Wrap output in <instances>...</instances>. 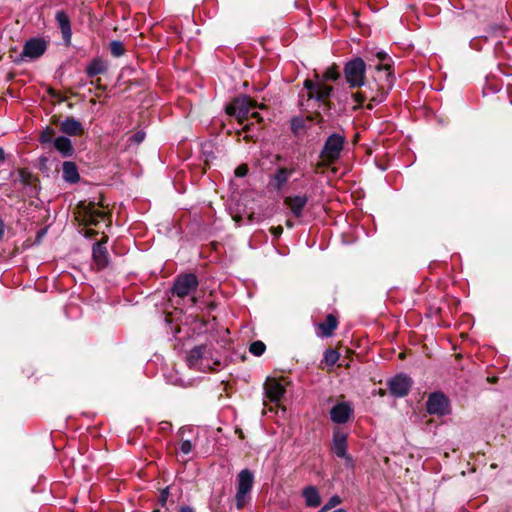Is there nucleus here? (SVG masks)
<instances>
[{
  "instance_id": "15",
  "label": "nucleus",
  "mask_w": 512,
  "mask_h": 512,
  "mask_svg": "<svg viewBox=\"0 0 512 512\" xmlns=\"http://www.w3.org/2000/svg\"><path fill=\"white\" fill-rule=\"evenodd\" d=\"M352 409L347 403H339L335 405L331 411V419L335 423H345L351 415Z\"/></svg>"
},
{
  "instance_id": "37",
  "label": "nucleus",
  "mask_w": 512,
  "mask_h": 512,
  "mask_svg": "<svg viewBox=\"0 0 512 512\" xmlns=\"http://www.w3.org/2000/svg\"><path fill=\"white\" fill-rule=\"evenodd\" d=\"M180 512H193V510L189 507H182Z\"/></svg>"
},
{
  "instance_id": "17",
  "label": "nucleus",
  "mask_w": 512,
  "mask_h": 512,
  "mask_svg": "<svg viewBox=\"0 0 512 512\" xmlns=\"http://www.w3.org/2000/svg\"><path fill=\"white\" fill-rule=\"evenodd\" d=\"M293 172V169L279 168L272 176L270 185L276 190H281L286 185Z\"/></svg>"
},
{
  "instance_id": "28",
  "label": "nucleus",
  "mask_w": 512,
  "mask_h": 512,
  "mask_svg": "<svg viewBox=\"0 0 512 512\" xmlns=\"http://www.w3.org/2000/svg\"><path fill=\"white\" fill-rule=\"evenodd\" d=\"M341 503V498L337 495L332 496L328 502L322 507L320 512H326L333 507L339 505Z\"/></svg>"
},
{
  "instance_id": "10",
  "label": "nucleus",
  "mask_w": 512,
  "mask_h": 512,
  "mask_svg": "<svg viewBox=\"0 0 512 512\" xmlns=\"http://www.w3.org/2000/svg\"><path fill=\"white\" fill-rule=\"evenodd\" d=\"M426 407L430 414L443 416L449 413L448 399L443 394H431Z\"/></svg>"
},
{
  "instance_id": "35",
  "label": "nucleus",
  "mask_w": 512,
  "mask_h": 512,
  "mask_svg": "<svg viewBox=\"0 0 512 512\" xmlns=\"http://www.w3.org/2000/svg\"><path fill=\"white\" fill-rule=\"evenodd\" d=\"M283 229L281 226H278L276 228H272V232L275 236H279L282 233Z\"/></svg>"
},
{
  "instance_id": "8",
  "label": "nucleus",
  "mask_w": 512,
  "mask_h": 512,
  "mask_svg": "<svg viewBox=\"0 0 512 512\" xmlns=\"http://www.w3.org/2000/svg\"><path fill=\"white\" fill-rule=\"evenodd\" d=\"M332 452L345 460L348 467H353V459L347 454V435L339 430L334 431L332 441Z\"/></svg>"
},
{
  "instance_id": "27",
  "label": "nucleus",
  "mask_w": 512,
  "mask_h": 512,
  "mask_svg": "<svg viewBox=\"0 0 512 512\" xmlns=\"http://www.w3.org/2000/svg\"><path fill=\"white\" fill-rule=\"evenodd\" d=\"M110 51L112 53L113 56L115 57H120L124 54V46L122 44V42L120 41H113L111 42L110 44Z\"/></svg>"
},
{
  "instance_id": "16",
  "label": "nucleus",
  "mask_w": 512,
  "mask_h": 512,
  "mask_svg": "<svg viewBox=\"0 0 512 512\" xmlns=\"http://www.w3.org/2000/svg\"><path fill=\"white\" fill-rule=\"evenodd\" d=\"M60 130L70 136H78L81 135L84 131L81 122L76 120L75 118H67L60 124Z\"/></svg>"
},
{
  "instance_id": "7",
  "label": "nucleus",
  "mask_w": 512,
  "mask_h": 512,
  "mask_svg": "<svg viewBox=\"0 0 512 512\" xmlns=\"http://www.w3.org/2000/svg\"><path fill=\"white\" fill-rule=\"evenodd\" d=\"M198 280L197 277L193 274H185L179 276L174 283L173 286V294L178 297H185L190 295L193 291L197 289Z\"/></svg>"
},
{
  "instance_id": "20",
  "label": "nucleus",
  "mask_w": 512,
  "mask_h": 512,
  "mask_svg": "<svg viewBox=\"0 0 512 512\" xmlns=\"http://www.w3.org/2000/svg\"><path fill=\"white\" fill-rule=\"evenodd\" d=\"M55 18L61 29L64 40L70 42L72 31L68 15L64 11H58Z\"/></svg>"
},
{
  "instance_id": "6",
  "label": "nucleus",
  "mask_w": 512,
  "mask_h": 512,
  "mask_svg": "<svg viewBox=\"0 0 512 512\" xmlns=\"http://www.w3.org/2000/svg\"><path fill=\"white\" fill-rule=\"evenodd\" d=\"M344 143V136L340 134L330 135L327 138L321 152V158L323 160V163L328 165L336 161L340 157L341 151L343 150L344 147Z\"/></svg>"
},
{
  "instance_id": "29",
  "label": "nucleus",
  "mask_w": 512,
  "mask_h": 512,
  "mask_svg": "<svg viewBox=\"0 0 512 512\" xmlns=\"http://www.w3.org/2000/svg\"><path fill=\"white\" fill-rule=\"evenodd\" d=\"M339 359V354L335 350H328L325 353V361L328 365H334Z\"/></svg>"
},
{
  "instance_id": "40",
  "label": "nucleus",
  "mask_w": 512,
  "mask_h": 512,
  "mask_svg": "<svg viewBox=\"0 0 512 512\" xmlns=\"http://www.w3.org/2000/svg\"><path fill=\"white\" fill-rule=\"evenodd\" d=\"M191 300H192L193 304L196 303V298L195 297H192Z\"/></svg>"
},
{
  "instance_id": "2",
  "label": "nucleus",
  "mask_w": 512,
  "mask_h": 512,
  "mask_svg": "<svg viewBox=\"0 0 512 512\" xmlns=\"http://www.w3.org/2000/svg\"><path fill=\"white\" fill-rule=\"evenodd\" d=\"M340 77L336 67H329L320 77L317 73L315 74V80L306 79L304 87L308 90L309 99H315L319 102L326 104L327 99L332 93V86L327 85L325 82L332 80L336 81Z\"/></svg>"
},
{
  "instance_id": "25",
  "label": "nucleus",
  "mask_w": 512,
  "mask_h": 512,
  "mask_svg": "<svg viewBox=\"0 0 512 512\" xmlns=\"http://www.w3.org/2000/svg\"><path fill=\"white\" fill-rule=\"evenodd\" d=\"M265 349L266 346L262 341H255L250 345L249 351L255 356H261Z\"/></svg>"
},
{
  "instance_id": "38",
  "label": "nucleus",
  "mask_w": 512,
  "mask_h": 512,
  "mask_svg": "<svg viewBox=\"0 0 512 512\" xmlns=\"http://www.w3.org/2000/svg\"><path fill=\"white\" fill-rule=\"evenodd\" d=\"M3 231H4V226H3V222L2 220L0 219V237L2 236L3 234Z\"/></svg>"
},
{
  "instance_id": "24",
  "label": "nucleus",
  "mask_w": 512,
  "mask_h": 512,
  "mask_svg": "<svg viewBox=\"0 0 512 512\" xmlns=\"http://www.w3.org/2000/svg\"><path fill=\"white\" fill-rule=\"evenodd\" d=\"M337 327V320L333 315H328L324 323L320 324L323 335L330 336Z\"/></svg>"
},
{
  "instance_id": "26",
  "label": "nucleus",
  "mask_w": 512,
  "mask_h": 512,
  "mask_svg": "<svg viewBox=\"0 0 512 512\" xmlns=\"http://www.w3.org/2000/svg\"><path fill=\"white\" fill-rule=\"evenodd\" d=\"M103 71H104V66L100 61H94L87 68V73L89 76H95L97 74L102 73Z\"/></svg>"
},
{
  "instance_id": "9",
  "label": "nucleus",
  "mask_w": 512,
  "mask_h": 512,
  "mask_svg": "<svg viewBox=\"0 0 512 512\" xmlns=\"http://www.w3.org/2000/svg\"><path fill=\"white\" fill-rule=\"evenodd\" d=\"M80 209V214L86 224L96 225L106 217V212L97 204L92 202L88 204H81Z\"/></svg>"
},
{
  "instance_id": "31",
  "label": "nucleus",
  "mask_w": 512,
  "mask_h": 512,
  "mask_svg": "<svg viewBox=\"0 0 512 512\" xmlns=\"http://www.w3.org/2000/svg\"><path fill=\"white\" fill-rule=\"evenodd\" d=\"M180 451L183 454H189L192 451V444L190 441L185 440L180 445Z\"/></svg>"
},
{
  "instance_id": "22",
  "label": "nucleus",
  "mask_w": 512,
  "mask_h": 512,
  "mask_svg": "<svg viewBox=\"0 0 512 512\" xmlns=\"http://www.w3.org/2000/svg\"><path fill=\"white\" fill-rule=\"evenodd\" d=\"M63 179L69 183H76L80 176L74 162L65 161L62 165Z\"/></svg>"
},
{
  "instance_id": "36",
  "label": "nucleus",
  "mask_w": 512,
  "mask_h": 512,
  "mask_svg": "<svg viewBox=\"0 0 512 512\" xmlns=\"http://www.w3.org/2000/svg\"><path fill=\"white\" fill-rule=\"evenodd\" d=\"M5 159V152L2 148H0V161H4Z\"/></svg>"
},
{
  "instance_id": "32",
  "label": "nucleus",
  "mask_w": 512,
  "mask_h": 512,
  "mask_svg": "<svg viewBox=\"0 0 512 512\" xmlns=\"http://www.w3.org/2000/svg\"><path fill=\"white\" fill-rule=\"evenodd\" d=\"M248 173V167L246 165H240L235 170V175L237 177H244Z\"/></svg>"
},
{
  "instance_id": "34",
  "label": "nucleus",
  "mask_w": 512,
  "mask_h": 512,
  "mask_svg": "<svg viewBox=\"0 0 512 512\" xmlns=\"http://www.w3.org/2000/svg\"><path fill=\"white\" fill-rule=\"evenodd\" d=\"M168 494H169V493H168V488H166V489H164V490L162 491V493H161V499H160L162 503H165V501H166V500H167V498H168Z\"/></svg>"
},
{
  "instance_id": "3",
  "label": "nucleus",
  "mask_w": 512,
  "mask_h": 512,
  "mask_svg": "<svg viewBox=\"0 0 512 512\" xmlns=\"http://www.w3.org/2000/svg\"><path fill=\"white\" fill-rule=\"evenodd\" d=\"M258 105L250 97L243 95L235 98L227 107L226 113L230 116L235 117L240 124H243L245 120L249 118L255 119L257 122L261 121V117L258 112L254 111Z\"/></svg>"
},
{
  "instance_id": "21",
  "label": "nucleus",
  "mask_w": 512,
  "mask_h": 512,
  "mask_svg": "<svg viewBox=\"0 0 512 512\" xmlns=\"http://www.w3.org/2000/svg\"><path fill=\"white\" fill-rule=\"evenodd\" d=\"M93 260L99 269L104 268L108 264V253L102 243L93 246Z\"/></svg>"
},
{
  "instance_id": "11",
  "label": "nucleus",
  "mask_w": 512,
  "mask_h": 512,
  "mask_svg": "<svg viewBox=\"0 0 512 512\" xmlns=\"http://www.w3.org/2000/svg\"><path fill=\"white\" fill-rule=\"evenodd\" d=\"M206 354V346L194 347L187 356L188 365L199 370H205L207 368H210L209 363H205Z\"/></svg>"
},
{
  "instance_id": "12",
  "label": "nucleus",
  "mask_w": 512,
  "mask_h": 512,
  "mask_svg": "<svg viewBox=\"0 0 512 512\" xmlns=\"http://www.w3.org/2000/svg\"><path fill=\"white\" fill-rule=\"evenodd\" d=\"M388 385L391 394L396 397H403L409 392L412 381L405 375H397L389 381Z\"/></svg>"
},
{
  "instance_id": "33",
  "label": "nucleus",
  "mask_w": 512,
  "mask_h": 512,
  "mask_svg": "<svg viewBox=\"0 0 512 512\" xmlns=\"http://www.w3.org/2000/svg\"><path fill=\"white\" fill-rule=\"evenodd\" d=\"M145 134L143 132L136 133L133 138L136 143H140L143 141Z\"/></svg>"
},
{
  "instance_id": "19",
  "label": "nucleus",
  "mask_w": 512,
  "mask_h": 512,
  "mask_svg": "<svg viewBox=\"0 0 512 512\" xmlns=\"http://www.w3.org/2000/svg\"><path fill=\"white\" fill-rule=\"evenodd\" d=\"M302 496L307 507L316 508L321 504V497L316 487L307 486L302 491Z\"/></svg>"
},
{
  "instance_id": "39",
  "label": "nucleus",
  "mask_w": 512,
  "mask_h": 512,
  "mask_svg": "<svg viewBox=\"0 0 512 512\" xmlns=\"http://www.w3.org/2000/svg\"><path fill=\"white\" fill-rule=\"evenodd\" d=\"M249 129H250V125H249V124H245V125L243 126V130H244V131H248Z\"/></svg>"
},
{
  "instance_id": "4",
  "label": "nucleus",
  "mask_w": 512,
  "mask_h": 512,
  "mask_svg": "<svg viewBox=\"0 0 512 512\" xmlns=\"http://www.w3.org/2000/svg\"><path fill=\"white\" fill-rule=\"evenodd\" d=\"M254 476L248 470H242L237 476V493L235 496L236 507L242 509L250 499V492L253 486Z\"/></svg>"
},
{
  "instance_id": "1",
  "label": "nucleus",
  "mask_w": 512,
  "mask_h": 512,
  "mask_svg": "<svg viewBox=\"0 0 512 512\" xmlns=\"http://www.w3.org/2000/svg\"><path fill=\"white\" fill-rule=\"evenodd\" d=\"M376 57L379 60V63L375 65L376 75L373 76V80L376 83V91L369 86L370 92L367 91H359L353 94V98L357 102V108L361 103L365 100H370V103L367 105L368 109L373 108L372 103H380L385 99L386 90L392 84L391 80V72L390 65L386 63V59L388 58L387 54L384 52H378Z\"/></svg>"
},
{
  "instance_id": "13",
  "label": "nucleus",
  "mask_w": 512,
  "mask_h": 512,
  "mask_svg": "<svg viewBox=\"0 0 512 512\" xmlns=\"http://www.w3.org/2000/svg\"><path fill=\"white\" fill-rule=\"evenodd\" d=\"M266 397L273 403H278L285 393L284 386L274 378H268L264 384Z\"/></svg>"
},
{
  "instance_id": "5",
  "label": "nucleus",
  "mask_w": 512,
  "mask_h": 512,
  "mask_svg": "<svg viewBox=\"0 0 512 512\" xmlns=\"http://www.w3.org/2000/svg\"><path fill=\"white\" fill-rule=\"evenodd\" d=\"M366 64L361 58H355L346 63L344 75L350 87H360L365 84Z\"/></svg>"
},
{
  "instance_id": "18",
  "label": "nucleus",
  "mask_w": 512,
  "mask_h": 512,
  "mask_svg": "<svg viewBox=\"0 0 512 512\" xmlns=\"http://www.w3.org/2000/svg\"><path fill=\"white\" fill-rule=\"evenodd\" d=\"M307 201V197L303 195L285 198V204L290 208L291 212L296 217H300L302 215V210L307 204Z\"/></svg>"
},
{
  "instance_id": "23",
  "label": "nucleus",
  "mask_w": 512,
  "mask_h": 512,
  "mask_svg": "<svg viewBox=\"0 0 512 512\" xmlns=\"http://www.w3.org/2000/svg\"><path fill=\"white\" fill-rule=\"evenodd\" d=\"M55 148L63 155V156H71L73 153V146L71 141L66 137H58L54 140Z\"/></svg>"
},
{
  "instance_id": "14",
  "label": "nucleus",
  "mask_w": 512,
  "mask_h": 512,
  "mask_svg": "<svg viewBox=\"0 0 512 512\" xmlns=\"http://www.w3.org/2000/svg\"><path fill=\"white\" fill-rule=\"evenodd\" d=\"M46 49V43L41 39H32L28 41L23 49V55L30 58L41 56Z\"/></svg>"
},
{
  "instance_id": "30",
  "label": "nucleus",
  "mask_w": 512,
  "mask_h": 512,
  "mask_svg": "<svg viewBox=\"0 0 512 512\" xmlns=\"http://www.w3.org/2000/svg\"><path fill=\"white\" fill-rule=\"evenodd\" d=\"M54 136V130L52 128L47 127L41 134L40 140L42 143H48L52 141Z\"/></svg>"
},
{
  "instance_id": "41",
  "label": "nucleus",
  "mask_w": 512,
  "mask_h": 512,
  "mask_svg": "<svg viewBox=\"0 0 512 512\" xmlns=\"http://www.w3.org/2000/svg\"><path fill=\"white\" fill-rule=\"evenodd\" d=\"M287 225H288L289 227H292L291 222H287Z\"/></svg>"
}]
</instances>
